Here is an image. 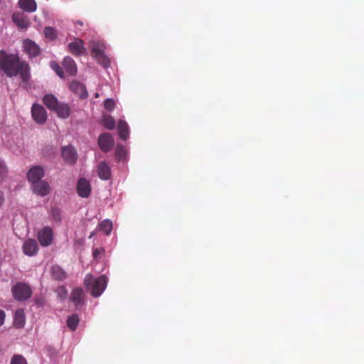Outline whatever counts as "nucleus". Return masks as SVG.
Instances as JSON below:
<instances>
[{"instance_id": "obj_33", "label": "nucleus", "mask_w": 364, "mask_h": 364, "mask_svg": "<svg viewBox=\"0 0 364 364\" xmlns=\"http://www.w3.org/2000/svg\"><path fill=\"white\" fill-rule=\"evenodd\" d=\"M104 107L107 110L111 112L115 107V102L112 99L108 98L105 100Z\"/></svg>"}, {"instance_id": "obj_29", "label": "nucleus", "mask_w": 364, "mask_h": 364, "mask_svg": "<svg viewBox=\"0 0 364 364\" xmlns=\"http://www.w3.org/2000/svg\"><path fill=\"white\" fill-rule=\"evenodd\" d=\"M44 35L50 40H54L57 37L56 30L50 26H46L44 28Z\"/></svg>"}, {"instance_id": "obj_27", "label": "nucleus", "mask_w": 364, "mask_h": 364, "mask_svg": "<svg viewBox=\"0 0 364 364\" xmlns=\"http://www.w3.org/2000/svg\"><path fill=\"white\" fill-rule=\"evenodd\" d=\"M99 227L100 230L108 235L112 230V223L109 220H104L100 223Z\"/></svg>"}, {"instance_id": "obj_5", "label": "nucleus", "mask_w": 364, "mask_h": 364, "mask_svg": "<svg viewBox=\"0 0 364 364\" xmlns=\"http://www.w3.org/2000/svg\"><path fill=\"white\" fill-rule=\"evenodd\" d=\"M114 141L109 133H103L98 137V145L100 149L107 153L114 146Z\"/></svg>"}, {"instance_id": "obj_20", "label": "nucleus", "mask_w": 364, "mask_h": 364, "mask_svg": "<svg viewBox=\"0 0 364 364\" xmlns=\"http://www.w3.org/2000/svg\"><path fill=\"white\" fill-rule=\"evenodd\" d=\"M53 111L57 114L58 117L63 119L68 118L70 114V108L66 103L60 102L57 106V108Z\"/></svg>"}, {"instance_id": "obj_36", "label": "nucleus", "mask_w": 364, "mask_h": 364, "mask_svg": "<svg viewBox=\"0 0 364 364\" xmlns=\"http://www.w3.org/2000/svg\"><path fill=\"white\" fill-rule=\"evenodd\" d=\"M5 317V312L3 310L0 309V326H1L4 324Z\"/></svg>"}, {"instance_id": "obj_7", "label": "nucleus", "mask_w": 364, "mask_h": 364, "mask_svg": "<svg viewBox=\"0 0 364 364\" xmlns=\"http://www.w3.org/2000/svg\"><path fill=\"white\" fill-rule=\"evenodd\" d=\"M69 51L75 56H80L86 53V49L84 47V41L78 38L68 44Z\"/></svg>"}, {"instance_id": "obj_14", "label": "nucleus", "mask_w": 364, "mask_h": 364, "mask_svg": "<svg viewBox=\"0 0 364 364\" xmlns=\"http://www.w3.org/2000/svg\"><path fill=\"white\" fill-rule=\"evenodd\" d=\"M70 300L76 307L81 306L84 304L85 294L82 288L74 289L70 295Z\"/></svg>"}, {"instance_id": "obj_32", "label": "nucleus", "mask_w": 364, "mask_h": 364, "mask_svg": "<svg viewBox=\"0 0 364 364\" xmlns=\"http://www.w3.org/2000/svg\"><path fill=\"white\" fill-rule=\"evenodd\" d=\"M50 67L53 70H55V72L58 76H60V77H63L64 73L63 68L56 62L52 61L50 63Z\"/></svg>"}, {"instance_id": "obj_2", "label": "nucleus", "mask_w": 364, "mask_h": 364, "mask_svg": "<svg viewBox=\"0 0 364 364\" xmlns=\"http://www.w3.org/2000/svg\"><path fill=\"white\" fill-rule=\"evenodd\" d=\"M107 284V278L105 275H101L97 278H94L92 274H88L84 279V285L87 289H90L91 295L94 297H98L105 291Z\"/></svg>"}, {"instance_id": "obj_30", "label": "nucleus", "mask_w": 364, "mask_h": 364, "mask_svg": "<svg viewBox=\"0 0 364 364\" xmlns=\"http://www.w3.org/2000/svg\"><path fill=\"white\" fill-rule=\"evenodd\" d=\"M127 154L125 148L123 146L117 145L115 150V156L117 159L120 161L124 159Z\"/></svg>"}, {"instance_id": "obj_40", "label": "nucleus", "mask_w": 364, "mask_h": 364, "mask_svg": "<svg viewBox=\"0 0 364 364\" xmlns=\"http://www.w3.org/2000/svg\"><path fill=\"white\" fill-rule=\"evenodd\" d=\"M77 23L80 25V26H82V24H83V23L82 21H77Z\"/></svg>"}, {"instance_id": "obj_25", "label": "nucleus", "mask_w": 364, "mask_h": 364, "mask_svg": "<svg viewBox=\"0 0 364 364\" xmlns=\"http://www.w3.org/2000/svg\"><path fill=\"white\" fill-rule=\"evenodd\" d=\"M102 124L107 129L112 130L115 127V120L108 114H104L102 118Z\"/></svg>"}, {"instance_id": "obj_38", "label": "nucleus", "mask_w": 364, "mask_h": 364, "mask_svg": "<svg viewBox=\"0 0 364 364\" xmlns=\"http://www.w3.org/2000/svg\"><path fill=\"white\" fill-rule=\"evenodd\" d=\"M58 290L61 291L63 292V296H62L65 297V295H66V293H67L66 289H65V287H60L58 288Z\"/></svg>"}, {"instance_id": "obj_1", "label": "nucleus", "mask_w": 364, "mask_h": 364, "mask_svg": "<svg viewBox=\"0 0 364 364\" xmlns=\"http://www.w3.org/2000/svg\"><path fill=\"white\" fill-rule=\"evenodd\" d=\"M0 70L9 77L19 75L23 82H27L30 78L28 64L21 60L17 54L8 53L3 50H0Z\"/></svg>"}, {"instance_id": "obj_23", "label": "nucleus", "mask_w": 364, "mask_h": 364, "mask_svg": "<svg viewBox=\"0 0 364 364\" xmlns=\"http://www.w3.org/2000/svg\"><path fill=\"white\" fill-rule=\"evenodd\" d=\"M50 273L52 277L56 280H63L67 277L65 272L59 265L52 266Z\"/></svg>"}, {"instance_id": "obj_11", "label": "nucleus", "mask_w": 364, "mask_h": 364, "mask_svg": "<svg viewBox=\"0 0 364 364\" xmlns=\"http://www.w3.org/2000/svg\"><path fill=\"white\" fill-rule=\"evenodd\" d=\"M71 92L78 95L82 99H85L88 96L86 87L78 81H72L69 85Z\"/></svg>"}, {"instance_id": "obj_26", "label": "nucleus", "mask_w": 364, "mask_h": 364, "mask_svg": "<svg viewBox=\"0 0 364 364\" xmlns=\"http://www.w3.org/2000/svg\"><path fill=\"white\" fill-rule=\"evenodd\" d=\"M80 319L77 314H73L68 317L67 326L71 331H75L79 323Z\"/></svg>"}, {"instance_id": "obj_17", "label": "nucleus", "mask_w": 364, "mask_h": 364, "mask_svg": "<svg viewBox=\"0 0 364 364\" xmlns=\"http://www.w3.org/2000/svg\"><path fill=\"white\" fill-rule=\"evenodd\" d=\"M43 102L46 107L53 111L60 103L57 97L53 94H47L43 97Z\"/></svg>"}, {"instance_id": "obj_22", "label": "nucleus", "mask_w": 364, "mask_h": 364, "mask_svg": "<svg viewBox=\"0 0 364 364\" xmlns=\"http://www.w3.org/2000/svg\"><path fill=\"white\" fill-rule=\"evenodd\" d=\"M12 19L18 28H26L28 27L29 21L28 18L23 16L21 14H14Z\"/></svg>"}, {"instance_id": "obj_4", "label": "nucleus", "mask_w": 364, "mask_h": 364, "mask_svg": "<svg viewBox=\"0 0 364 364\" xmlns=\"http://www.w3.org/2000/svg\"><path fill=\"white\" fill-rule=\"evenodd\" d=\"M31 114L34 121L38 124H43L46 122L47 112L45 108L41 105H33Z\"/></svg>"}, {"instance_id": "obj_37", "label": "nucleus", "mask_w": 364, "mask_h": 364, "mask_svg": "<svg viewBox=\"0 0 364 364\" xmlns=\"http://www.w3.org/2000/svg\"><path fill=\"white\" fill-rule=\"evenodd\" d=\"M53 216L54 218L59 220H60V218L58 217L59 216V213L58 210H53Z\"/></svg>"}, {"instance_id": "obj_10", "label": "nucleus", "mask_w": 364, "mask_h": 364, "mask_svg": "<svg viewBox=\"0 0 364 364\" xmlns=\"http://www.w3.org/2000/svg\"><path fill=\"white\" fill-rule=\"evenodd\" d=\"M43 176L44 170L40 166H35L32 167L27 173L28 180L32 183V185L41 180Z\"/></svg>"}, {"instance_id": "obj_3", "label": "nucleus", "mask_w": 364, "mask_h": 364, "mask_svg": "<svg viewBox=\"0 0 364 364\" xmlns=\"http://www.w3.org/2000/svg\"><path fill=\"white\" fill-rule=\"evenodd\" d=\"M14 298L19 301H23L31 298L32 290L29 285L24 282H17L11 288Z\"/></svg>"}, {"instance_id": "obj_9", "label": "nucleus", "mask_w": 364, "mask_h": 364, "mask_svg": "<svg viewBox=\"0 0 364 364\" xmlns=\"http://www.w3.org/2000/svg\"><path fill=\"white\" fill-rule=\"evenodd\" d=\"M91 186L87 180L81 178L77 183V193L82 198H87L90 195Z\"/></svg>"}, {"instance_id": "obj_19", "label": "nucleus", "mask_w": 364, "mask_h": 364, "mask_svg": "<svg viewBox=\"0 0 364 364\" xmlns=\"http://www.w3.org/2000/svg\"><path fill=\"white\" fill-rule=\"evenodd\" d=\"M26 316L23 309H18L15 311L14 318V326L16 328H21L25 325Z\"/></svg>"}, {"instance_id": "obj_24", "label": "nucleus", "mask_w": 364, "mask_h": 364, "mask_svg": "<svg viewBox=\"0 0 364 364\" xmlns=\"http://www.w3.org/2000/svg\"><path fill=\"white\" fill-rule=\"evenodd\" d=\"M117 128L119 137L123 140L127 139L129 137V126L127 123L124 120L120 119Z\"/></svg>"}, {"instance_id": "obj_12", "label": "nucleus", "mask_w": 364, "mask_h": 364, "mask_svg": "<svg viewBox=\"0 0 364 364\" xmlns=\"http://www.w3.org/2000/svg\"><path fill=\"white\" fill-rule=\"evenodd\" d=\"M23 48L30 58L36 57L40 53L39 46L34 41L29 39L23 41Z\"/></svg>"}, {"instance_id": "obj_13", "label": "nucleus", "mask_w": 364, "mask_h": 364, "mask_svg": "<svg viewBox=\"0 0 364 364\" xmlns=\"http://www.w3.org/2000/svg\"><path fill=\"white\" fill-rule=\"evenodd\" d=\"M62 156L69 164H73L77 161V153L72 146H64L62 149Z\"/></svg>"}, {"instance_id": "obj_31", "label": "nucleus", "mask_w": 364, "mask_h": 364, "mask_svg": "<svg viewBox=\"0 0 364 364\" xmlns=\"http://www.w3.org/2000/svg\"><path fill=\"white\" fill-rule=\"evenodd\" d=\"M11 364H28L26 358L19 354L13 355L11 360Z\"/></svg>"}, {"instance_id": "obj_39", "label": "nucleus", "mask_w": 364, "mask_h": 364, "mask_svg": "<svg viewBox=\"0 0 364 364\" xmlns=\"http://www.w3.org/2000/svg\"><path fill=\"white\" fill-rule=\"evenodd\" d=\"M3 202H4V198L0 196V205H1Z\"/></svg>"}, {"instance_id": "obj_34", "label": "nucleus", "mask_w": 364, "mask_h": 364, "mask_svg": "<svg viewBox=\"0 0 364 364\" xmlns=\"http://www.w3.org/2000/svg\"><path fill=\"white\" fill-rule=\"evenodd\" d=\"M7 173V167L4 162L0 160V178H3Z\"/></svg>"}, {"instance_id": "obj_28", "label": "nucleus", "mask_w": 364, "mask_h": 364, "mask_svg": "<svg viewBox=\"0 0 364 364\" xmlns=\"http://www.w3.org/2000/svg\"><path fill=\"white\" fill-rule=\"evenodd\" d=\"M91 51H92V54L95 58L101 57L103 55V50H102L101 46L96 42H92Z\"/></svg>"}, {"instance_id": "obj_8", "label": "nucleus", "mask_w": 364, "mask_h": 364, "mask_svg": "<svg viewBox=\"0 0 364 364\" xmlns=\"http://www.w3.org/2000/svg\"><path fill=\"white\" fill-rule=\"evenodd\" d=\"M23 252L29 257L37 255L38 252V245L34 239H27L22 245Z\"/></svg>"}, {"instance_id": "obj_21", "label": "nucleus", "mask_w": 364, "mask_h": 364, "mask_svg": "<svg viewBox=\"0 0 364 364\" xmlns=\"http://www.w3.org/2000/svg\"><path fill=\"white\" fill-rule=\"evenodd\" d=\"M19 7L26 12H33L36 10V3L34 0H19Z\"/></svg>"}, {"instance_id": "obj_16", "label": "nucleus", "mask_w": 364, "mask_h": 364, "mask_svg": "<svg viewBox=\"0 0 364 364\" xmlns=\"http://www.w3.org/2000/svg\"><path fill=\"white\" fill-rule=\"evenodd\" d=\"M97 173L102 180H108L111 176L109 166L105 161H101L97 166Z\"/></svg>"}, {"instance_id": "obj_15", "label": "nucleus", "mask_w": 364, "mask_h": 364, "mask_svg": "<svg viewBox=\"0 0 364 364\" xmlns=\"http://www.w3.org/2000/svg\"><path fill=\"white\" fill-rule=\"evenodd\" d=\"M32 188L35 193L41 196H47L50 192V186L48 183L41 180L33 184Z\"/></svg>"}, {"instance_id": "obj_35", "label": "nucleus", "mask_w": 364, "mask_h": 364, "mask_svg": "<svg viewBox=\"0 0 364 364\" xmlns=\"http://www.w3.org/2000/svg\"><path fill=\"white\" fill-rule=\"evenodd\" d=\"M104 252H105V250L102 247L96 248L93 251V257L95 259H97L98 257H100L101 256V255H102L104 253Z\"/></svg>"}, {"instance_id": "obj_18", "label": "nucleus", "mask_w": 364, "mask_h": 364, "mask_svg": "<svg viewBox=\"0 0 364 364\" xmlns=\"http://www.w3.org/2000/svg\"><path fill=\"white\" fill-rule=\"evenodd\" d=\"M63 65L66 72L70 75H74L77 73V65L73 58L66 56L63 59Z\"/></svg>"}, {"instance_id": "obj_6", "label": "nucleus", "mask_w": 364, "mask_h": 364, "mask_svg": "<svg viewBox=\"0 0 364 364\" xmlns=\"http://www.w3.org/2000/svg\"><path fill=\"white\" fill-rule=\"evenodd\" d=\"M38 240L43 247L49 246L53 242V230L50 227H45L38 233Z\"/></svg>"}]
</instances>
